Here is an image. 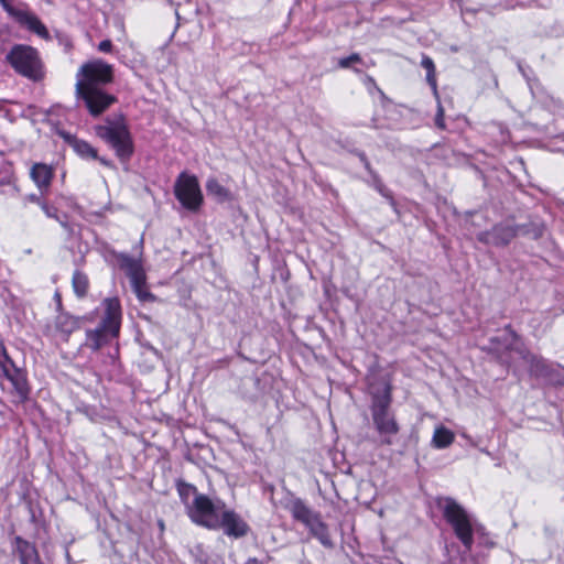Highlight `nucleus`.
I'll return each mask as SVG.
<instances>
[{"label": "nucleus", "instance_id": "1", "mask_svg": "<svg viewBox=\"0 0 564 564\" xmlns=\"http://www.w3.org/2000/svg\"><path fill=\"white\" fill-rule=\"evenodd\" d=\"M76 79V99L84 104L90 116L99 117L117 101L113 95L99 87L113 80L112 65L101 59L85 63L78 69Z\"/></svg>", "mask_w": 564, "mask_h": 564}, {"label": "nucleus", "instance_id": "2", "mask_svg": "<svg viewBox=\"0 0 564 564\" xmlns=\"http://www.w3.org/2000/svg\"><path fill=\"white\" fill-rule=\"evenodd\" d=\"M370 412L373 427L379 435L381 446H391L400 432V425L391 409L392 386L386 377H376L369 381Z\"/></svg>", "mask_w": 564, "mask_h": 564}, {"label": "nucleus", "instance_id": "3", "mask_svg": "<svg viewBox=\"0 0 564 564\" xmlns=\"http://www.w3.org/2000/svg\"><path fill=\"white\" fill-rule=\"evenodd\" d=\"M436 507L442 511L443 518L451 525L455 536L462 542L466 551L474 544L476 523L467 510L452 497H437Z\"/></svg>", "mask_w": 564, "mask_h": 564}, {"label": "nucleus", "instance_id": "4", "mask_svg": "<svg viewBox=\"0 0 564 564\" xmlns=\"http://www.w3.org/2000/svg\"><path fill=\"white\" fill-rule=\"evenodd\" d=\"M490 341L491 344H500L503 341V350L508 351L510 357L505 358L503 356H500L502 362L510 365L512 358L511 355L514 354L529 365L530 375L535 378L545 379L553 367V365L549 364L543 357L530 352L510 325L505 327V335L501 339L499 337H495L491 338Z\"/></svg>", "mask_w": 564, "mask_h": 564}, {"label": "nucleus", "instance_id": "5", "mask_svg": "<svg viewBox=\"0 0 564 564\" xmlns=\"http://www.w3.org/2000/svg\"><path fill=\"white\" fill-rule=\"evenodd\" d=\"M96 133L113 149L122 163L130 161L134 152V145L123 118L117 121L107 120L106 124L96 127Z\"/></svg>", "mask_w": 564, "mask_h": 564}, {"label": "nucleus", "instance_id": "6", "mask_svg": "<svg viewBox=\"0 0 564 564\" xmlns=\"http://www.w3.org/2000/svg\"><path fill=\"white\" fill-rule=\"evenodd\" d=\"M7 61L20 75L34 82L42 79V63L35 48L17 44L7 54Z\"/></svg>", "mask_w": 564, "mask_h": 564}, {"label": "nucleus", "instance_id": "7", "mask_svg": "<svg viewBox=\"0 0 564 564\" xmlns=\"http://www.w3.org/2000/svg\"><path fill=\"white\" fill-rule=\"evenodd\" d=\"M226 508L225 502L219 499L212 500L206 495H196L187 514L193 522L210 530H217L219 516Z\"/></svg>", "mask_w": 564, "mask_h": 564}, {"label": "nucleus", "instance_id": "8", "mask_svg": "<svg viewBox=\"0 0 564 564\" xmlns=\"http://www.w3.org/2000/svg\"><path fill=\"white\" fill-rule=\"evenodd\" d=\"M174 194L187 210L197 212L203 204V194L197 177L186 172H182L176 178Z\"/></svg>", "mask_w": 564, "mask_h": 564}, {"label": "nucleus", "instance_id": "9", "mask_svg": "<svg viewBox=\"0 0 564 564\" xmlns=\"http://www.w3.org/2000/svg\"><path fill=\"white\" fill-rule=\"evenodd\" d=\"M518 226L511 223H500L495 225L490 230L477 234V240L496 247L509 245L518 235Z\"/></svg>", "mask_w": 564, "mask_h": 564}, {"label": "nucleus", "instance_id": "10", "mask_svg": "<svg viewBox=\"0 0 564 564\" xmlns=\"http://www.w3.org/2000/svg\"><path fill=\"white\" fill-rule=\"evenodd\" d=\"M223 530L224 533L234 539H240L246 536L249 531V524L231 509L225 508L223 513L219 516L217 530Z\"/></svg>", "mask_w": 564, "mask_h": 564}, {"label": "nucleus", "instance_id": "11", "mask_svg": "<svg viewBox=\"0 0 564 564\" xmlns=\"http://www.w3.org/2000/svg\"><path fill=\"white\" fill-rule=\"evenodd\" d=\"M105 315L100 322L104 327H108L111 336L117 337L120 330L121 321V305L117 297L105 299L104 302Z\"/></svg>", "mask_w": 564, "mask_h": 564}, {"label": "nucleus", "instance_id": "12", "mask_svg": "<svg viewBox=\"0 0 564 564\" xmlns=\"http://www.w3.org/2000/svg\"><path fill=\"white\" fill-rule=\"evenodd\" d=\"M285 509L291 513L295 521H299L304 525L321 514L319 512L311 509L303 499L295 496H290L285 503Z\"/></svg>", "mask_w": 564, "mask_h": 564}, {"label": "nucleus", "instance_id": "13", "mask_svg": "<svg viewBox=\"0 0 564 564\" xmlns=\"http://www.w3.org/2000/svg\"><path fill=\"white\" fill-rule=\"evenodd\" d=\"M57 134L74 150V152L85 160L98 159L97 150L87 141L78 139L76 135L58 130Z\"/></svg>", "mask_w": 564, "mask_h": 564}, {"label": "nucleus", "instance_id": "14", "mask_svg": "<svg viewBox=\"0 0 564 564\" xmlns=\"http://www.w3.org/2000/svg\"><path fill=\"white\" fill-rule=\"evenodd\" d=\"M117 263L120 270H122L130 280V283L138 282L145 278V272L142 267L140 259H135L127 253L116 254Z\"/></svg>", "mask_w": 564, "mask_h": 564}, {"label": "nucleus", "instance_id": "15", "mask_svg": "<svg viewBox=\"0 0 564 564\" xmlns=\"http://www.w3.org/2000/svg\"><path fill=\"white\" fill-rule=\"evenodd\" d=\"M13 553L19 556L20 564H43L35 545L21 536L13 540Z\"/></svg>", "mask_w": 564, "mask_h": 564}, {"label": "nucleus", "instance_id": "16", "mask_svg": "<svg viewBox=\"0 0 564 564\" xmlns=\"http://www.w3.org/2000/svg\"><path fill=\"white\" fill-rule=\"evenodd\" d=\"M6 377L12 384L14 397L17 398V402L23 403L29 399L30 388L28 384L25 373L14 368L12 371L4 368Z\"/></svg>", "mask_w": 564, "mask_h": 564}, {"label": "nucleus", "instance_id": "17", "mask_svg": "<svg viewBox=\"0 0 564 564\" xmlns=\"http://www.w3.org/2000/svg\"><path fill=\"white\" fill-rule=\"evenodd\" d=\"M111 337L108 327H104V325L99 324L95 329H88L86 332L85 346L97 351L105 346Z\"/></svg>", "mask_w": 564, "mask_h": 564}, {"label": "nucleus", "instance_id": "18", "mask_svg": "<svg viewBox=\"0 0 564 564\" xmlns=\"http://www.w3.org/2000/svg\"><path fill=\"white\" fill-rule=\"evenodd\" d=\"M310 533L319 541V543L326 549H333L334 542L330 539L328 525L322 520L318 514L314 520L305 525Z\"/></svg>", "mask_w": 564, "mask_h": 564}, {"label": "nucleus", "instance_id": "19", "mask_svg": "<svg viewBox=\"0 0 564 564\" xmlns=\"http://www.w3.org/2000/svg\"><path fill=\"white\" fill-rule=\"evenodd\" d=\"M31 178L42 191L48 188L53 178V170L44 163H35L31 169Z\"/></svg>", "mask_w": 564, "mask_h": 564}, {"label": "nucleus", "instance_id": "20", "mask_svg": "<svg viewBox=\"0 0 564 564\" xmlns=\"http://www.w3.org/2000/svg\"><path fill=\"white\" fill-rule=\"evenodd\" d=\"M17 22L28 28V30L40 35L43 39L48 37V31L45 28V25L40 21V19L35 14L29 12L28 10L23 12L21 18H19Z\"/></svg>", "mask_w": 564, "mask_h": 564}, {"label": "nucleus", "instance_id": "21", "mask_svg": "<svg viewBox=\"0 0 564 564\" xmlns=\"http://www.w3.org/2000/svg\"><path fill=\"white\" fill-rule=\"evenodd\" d=\"M454 433L447 427L440 425L433 433L432 445L435 448L443 449L448 447L454 442Z\"/></svg>", "mask_w": 564, "mask_h": 564}, {"label": "nucleus", "instance_id": "22", "mask_svg": "<svg viewBox=\"0 0 564 564\" xmlns=\"http://www.w3.org/2000/svg\"><path fill=\"white\" fill-rule=\"evenodd\" d=\"M206 191L208 195L214 196L218 202L224 203L232 199V195L228 188L223 186L216 178H208L206 182Z\"/></svg>", "mask_w": 564, "mask_h": 564}, {"label": "nucleus", "instance_id": "23", "mask_svg": "<svg viewBox=\"0 0 564 564\" xmlns=\"http://www.w3.org/2000/svg\"><path fill=\"white\" fill-rule=\"evenodd\" d=\"M55 327L61 333L69 335L78 327V323L74 316L67 313H59L55 319Z\"/></svg>", "mask_w": 564, "mask_h": 564}, {"label": "nucleus", "instance_id": "24", "mask_svg": "<svg viewBox=\"0 0 564 564\" xmlns=\"http://www.w3.org/2000/svg\"><path fill=\"white\" fill-rule=\"evenodd\" d=\"M72 285L77 297H85L89 288L88 276L84 272L76 270L73 274Z\"/></svg>", "mask_w": 564, "mask_h": 564}, {"label": "nucleus", "instance_id": "25", "mask_svg": "<svg viewBox=\"0 0 564 564\" xmlns=\"http://www.w3.org/2000/svg\"><path fill=\"white\" fill-rule=\"evenodd\" d=\"M421 66L426 69V82L431 86L435 96H437V83L435 76V65L431 57L423 55Z\"/></svg>", "mask_w": 564, "mask_h": 564}, {"label": "nucleus", "instance_id": "26", "mask_svg": "<svg viewBox=\"0 0 564 564\" xmlns=\"http://www.w3.org/2000/svg\"><path fill=\"white\" fill-rule=\"evenodd\" d=\"M147 276L139 280L137 283L132 282L131 288L133 292L135 293L137 297L141 302H154L156 301V296L152 294L150 291H148L145 286Z\"/></svg>", "mask_w": 564, "mask_h": 564}, {"label": "nucleus", "instance_id": "27", "mask_svg": "<svg viewBox=\"0 0 564 564\" xmlns=\"http://www.w3.org/2000/svg\"><path fill=\"white\" fill-rule=\"evenodd\" d=\"M177 491H178V495H180V498L181 500L183 501V503L186 505V508L188 509V506H191L192 503H189V498L192 496H194V498L196 497V495H200L199 492H197V489L195 486L191 485V484H187L185 481H178L177 482Z\"/></svg>", "mask_w": 564, "mask_h": 564}, {"label": "nucleus", "instance_id": "28", "mask_svg": "<svg viewBox=\"0 0 564 564\" xmlns=\"http://www.w3.org/2000/svg\"><path fill=\"white\" fill-rule=\"evenodd\" d=\"M0 4L3 10L15 21H18V19L21 18L25 11L24 9L14 7L11 0H0Z\"/></svg>", "mask_w": 564, "mask_h": 564}, {"label": "nucleus", "instance_id": "29", "mask_svg": "<svg viewBox=\"0 0 564 564\" xmlns=\"http://www.w3.org/2000/svg\"><path fill=\"white\" fill-rule=\"evenodd\" d=\"M547 383L553 386H563L564 384V375L554 366L550 370V373L545 377Z\"/></svg>", "mask_w": 564, "mask_h": 564}, {"label": "nucleus", "instance_id": "30", "mask_svg": "<svg viewBox=\"0 0 564 564\" xmlns=\"http://www.w3.org/2000/svg\"><path fill=\"white\" fill-rule=\"evenodd\" d=\"M362 59L358 53H352L347 57H343L338 61V66L340 68H349L355 63H361Z\"/></svg>", "mask_w": 564, "mask_h": 564}, {"label": "nucleus", "instance_id": "31", "mask_svg": "<svg viewBox=\"0 0 564 564\" xmlns=\"http://www.w3.org/2000/svg\"><path fill=\"white\" fill-rule=\"evenodd\" d=\"M41 208L47 217L56 219L62 226L66 227V224L58 218L56 207L43 202L41 203Z\"/></svg>", "mask_w": 564, "mask_h": 564}, {"label": "nucleus", "instance_id": "32", "mask_svg": "<svg viewBox=\"0 0 564 564\" xmlns=\"http://www.w3.org/2000/svg\"><path fill=\"white\" fill-rule=\"evenodd\" d=\"M435 126L438 128V129H442L444 130L445 129V120H444V109L442 107V105L438 102V106H437V112H436V116H435Z\"/></svg>", "mask_w": 564, "mask_h": 564}, {"label": "nucleus", "instance_id": "33", "mask_svg": "<svg viewBox=\"0 0 564 564\" xmlns=\"http://www.w3.org/2000/svg\"><path fill=\"white\" fill-rule=\"evenodd\" d=\"M372 176L376 181V187L379 191V193L384 197H391L389 191L382 185V183L378 178V175L373 173Z\"/></svg>", "mask_w": 564, "mask_h": 564}, {"label": "nucleus", "instance_id": "34", "mask_svg": "<svg viewBox=\"0 0 564 564\" xmlns=\"http://www.w3.org/2000/svg\"><path fill=\"white\" fill-rule=\"evenodd\" d=\"M372 176L376 181V187L379 191V193L384 197H391L389 191L382 185V183L378 178V175L373 173Z\"/></svg>", "mask_w": 564, "mask_h": 564}, {"label": "nucleus", "instance_id": "35", "mask_svg": "<svg viewBox=\"0 0 564 564\" xmlns=\"http://www.w3.org/2000/svg\"><path fill=\"white\" fill-rule=\"evenodd\" d=\"M98 50L102 53H110L112 50V42L110 40H104L99 43Z\"/></svg>", "mask_w": 564, "mask_h": 564}, {"label": "nucleus", "instance_id": "36", "mask_svg": "<svg viewBox=\"0 0 564 564\" xmlns=\"http://www.w3.org/2000/svg\"><path fill=\"white\" fill-rule=\"evenodd\" d=\"M358 156L360 161L362 162L365 169L370 173L373 174V171L371 169L370 162L368 161L366 154L364 152L358 153Z\"/></svg>", "mask_w": 564, "mask_h": 564}, {"label": "nucleus", "instance_id": "37", "mask_svg": "<svg viewBox=\"0 0 564 564\" xmlns=\"http://www.w3.org/2000/svg\"><path fill=\"white\" fill-rule=\"evenodd\" d=\"M102 165L105 166H112L111 162L105 158H99L97 159Z\"/></svg>", "mask_w": 564, "mask_h": 564}, {"label": "nucleus", "instance_id": "38", "mask_svg": "<svg viewBox=\"0 0 564 564\" xmlns=\"http://www.w3.org/2000/svg\"><path fill=\"white\" fill-rule=\"evenodd\" d=\"M30 200H32V202H34V203H37V204H40V205H41V203H42V202L40 200V198H39L36 195H31V196H30Z\"/></svg>", "mask_w": 564, "mask_h": 564}]
</instances>
